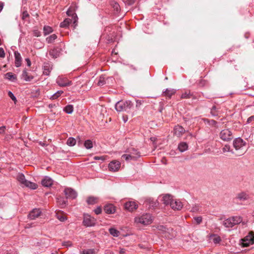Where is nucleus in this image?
<instances>
[{
	"label": "nucleus",
	"mask_w": 254,
	"mask_h": 254,
	"mask_svg": "<svg viewBox=\"0 0 254 254\" xmlns=\"http://www.w3.org/2000/svg\"><path fill=\"white\" fill-rule=\"evenodd\" d=\"M17 179L19 182L27 188L33 190H35L37 188V184L26 180L24 175L23 174H19L17 175Z\"/></svg>",
	"instance_id": "obj_6"
},
{
	"label": "nucleus",
	"mask_w": 254,
	"mask_h": 254,
	"mask_svg": "<svg viewBox=\"0 0 254 254\" xmlns=\"http://www.w3.org/2000/svg\"><path fill=\"white\" fill-rule=\"evenodd\" d=\"M66 143L69 146H74L76 143V140L73 137H69L67 139Z\"/></svg>",
	"instance_id": "obj_40"
},
{
	"label": "nucleus",
	"mask_w": 254,
	"mask_h": 254,
	"mask_svg": "<svg viewBox=\"0 0 254 254\" xmlns=\"http://www.w3.org/2000/svg\"><path fill=\"white\" fill-rule=\"evenodd\" d=\"M178 148L180 151L183 152L188 149V145L187 143L182 142L179 144Z\"/></svg>",
	"instance_id": "obj_25"
},
{
	"label": "nucleus",
	"mask_w": 254,
	"mask_h": 254,
	"mask_svg": "<svg viewBox=\"0 0 254 254\" xmlns=\"http://www.w3.org/2000/svg\"><path fill=\"white\" fill-rule=\"evenodd\" d=\"M206 83V81L203 79H200L199 82V85L201 86H203Z\"/></svg>",
	"instance_id": "obj_57"
},
{
	"label": "nucleus",
	"mask_w": 254,
	"mask_h": 254,
	"mask_svg": "<svg viewBox=\"0 0 254 254\" xmlns=\"http://www.w3.org/2000/svg\"><path fill=\"white\" fill-rule=\"evenodd\" d=\"M39 145H41L42 146H46V145L47 146V145L45 143L42 142L41 141H40L39 142Z\"/></svg>",
	"instance_id": "obj_64"
},
{
	"label": "nucleus",
	"mask_w": 254,
	"mask_h": 254,
	"mask_svg": "<svg viewBox=\"0 0 254 254\" xmlns=\"http://www.w3.org/2000/svg\"><path fill=\"white\" fill-rule=\"evenodd\" d=\"M75 10V9L74 7L70 6L66 11L67 15L72 17L73 24L74 25V28H75L76 26L77 25V22L78 20L77 16L76 14L74 12Z\"/></svg>",
	"instance_id": "obj_9"
},
{
	"label": "nucleus",
	"mask_w": 254,
	"mask_h": 254,
	"mask_svg": "<svg viewBox=\"0 0 254 254\" xmlns=\"http://www.w3.org/2000/svg\"><path fill=\"white\" fill-rule=\"evenodd\" d=\"M241 245L242 247H247L251 244H254V236L251 232L249 235L246 236L244 239L241 240Z\"/></svg>",
	"instance_id": "obj_8"
},
{
	"label": "nucleus",
	"mask_w": 254,
	"mask_h": 254,
	"mask_svg": "<svg viewBox=\"0 0 254 254\" xmlns=\"http://www.w3.org/2000/svg\"><path fill=\"white\" fill-rule=\"evenodd\" d=\"M84 145L86 148L89 149L93 147V143L90 140H87L85 141Z\"/></svg>",
	"instance_id": "obj_41"
},
{
	"label": "nucleus",
	"mask_w": 254,
	"mask_h": 254,
	"mask_svg": "<svg viewBox=\"0 0 254 254\" xmlns=\"http://www.w3.org/2000/svg\"><path fill=\"white\" fill-rule=\"evenodd\" d=\"M95 213L98 215L100 214L102 212V208L101 207H98L96 209L94 210Z\"/></svg>",
	"instance_id": "obj_54"
},
{
	"label": "nucleus",
	"mask_w": 254,
	"mask_h": 254,
	"mask_svg": "<svg viewBox=\"0 0 254 254\" xmlns=\"http://www.w3.org/2000/svg\"><path fill=\"white\" fill-rule=\"evenodd\" d=\"M126 1L128 4L131 5L134 2V0H126Z\"/></svg>",
	"instance_id": "obj_60"
},
{
	"label": "nucleus",
	"mask_w": 254,
	"mask_h": 254,
	"mask_svg": "<svg viewBox=\"0 0 254 254\" xmlns=\"http://www.w3.org/2000/svg\"><path fill=\"white\" fill-rule=\"evenodd\" d=\"M62 245L64 247L67 248V247L72 246V244L71 241H66V242H64L62 243Z\"/></svg>",
	"instance_id": "obj_49"
},
{
	"label": "nucleus",
	"mask_w": 254,
	"mask_h": 254,
	"mask_svg": "<svg viewBox=\"0 0 254 254\" xmlns=\"http://www.w3.org/2000/svg\"><path fill=\"white\" fill-rule=\"evenodd\" d=\"M72 20L70 18H66L64 21L61 23L60 27L62 28H66L68 26L69 24L71 23Z\"/></svg>",
	"instance_id": "obj_26"
},
{
	"label": "nucleus",
	"mask_w": 254,
	"mask_h": 254,
	"mask_svg": "<svg viewBox=\"0 0 254 254\" xmlns=\"http://www.w3.org/2000/svg\"><path fill=\"white\" fill-rule=\"evenodd\" d=\"M98 201V198L94 196H90L87 199V202L88 204H94Z\"/></svg>",
	"instance_id": "obj_29"
},
{
	"label": "nucleus",
	"mask_w": 254,
	"mask_h": 254,
	"mask_svg": "<svg viewBox=\"0 0 254 254\" xmlns=\"http://www.w3.org/2000/svg\"><path fill=\"white\" fill-rule=\"evenodd\" d=\"M222 150L223 153L231 152L232 153H234V152L231 150L230 146L228 144L225 145L222 148Z\"/></svg>",
	"instance_id": "obj_39"
},
{
	"label": "nucleus",
	"mask_w": 254,
	"mask_h": 254,
	"mask_svg": "<svg viewBox=\"0 0 254 254\" xmlns=\"http://www.w3.org/2000/svg\"><path fill=\"white\" fill-rule=\"evenodd\" d=\"M199 211V207L197 205H195L194 206L192 207L191 211L192 212H197Z\"/></svg>",
	"instance_id": "obj_56"
},
{
	"label": "nucleus",
	"mask_w": 254,
	"mask_h": 254,
	"mask_svg": "<svg viewBox=\"0 0 254 254\" xmlns=\"http://www.w3.org/2000/svg\"><path fill=\"white\" fill-rule=\"evenodd\" d=\"M94 160H104L105 157L104 156H101V157L95 156L94 157Z\"/></svg>",
	"instance_id": "obj_58"
},
{
	"label": "nucleus",
	"mask_w": 254,
	"mask_h": 254,
	"mask_svg": "<svg viewBox=\"0 0 254 254\" xmlns=\"http://www.w3.org/2000/svg\"><path fill=\"white\" fill-rule=\"evenodd\" d=\"M57 218L61 222H64L66 220V217L63 214L61 213L56 214Z\"/></svg>",
	"instance_id": "obj_44"
},
{
	"label": "nucleus",
	"mask_w": 254,
	"mask_h": 254,
	"mask_svg": "<svg viewBox=\"0 0 254 254\" xmlns=\"http://www.w3.org/2000/svg\"><path fill=\"white\" fill-rule=\"evenodd\" d=\"M57 201L62 207H63V206L65 205L66 204V200L62 197L57 198Z\"/></svg>",
	"instance_id": "obj_42"
},
{
	"label": "nucleus",
	"mask_w": 254,
	"mask_h": 254,
	"mask_svg": "<svg viewBox=\"0 0 254 254\" xmlns=\"http://www.w3.org/2000/svg\"><path fill=\"white\" fill-rule=\"evenodd\" d=\"M33 33L35 36L39 37L41 36V32L38 30H34Z\"/></svg>",
	"instance_id": "obj_51"
},
{
	"label": "nucleus",
	"mask_w": 254,
	"mask_h": 254,
	"mask_svg": "<svg viewBox=\"0 0 254 254\" xmlns=\"http://www.w3.org/2000/svg\"><path fill=\"white\" fill-rule=\"evenodd\" d=\"M153 221V217L151 214L145 213L141 216L136 217L134 218V222L137 224H141L142 225H147L152 223Z\"/></svg>",
	"instance_id": "obj_2"
},
{
	"label": "nucleus",
	"mask_w": 254,
	"mask_h": 254,
	"mask_svg": "<svg viewBox=\"0 0 254 254\" xmlns=\"http://www.w3.org/2000/svg\"><path fill=\"white\" fill-rule=\"evenodd\" d=\"M176 93V90L173 89H167L165 91L163 92L164 96H167L169 98H171V96Z\"/></svg>",
	"instance_id": "obj_27"
},
{
	"label": "nucleus",
	"mask_w": 254,
	"mask_h": 254,
	"mask_svg": "<svg viewBox=\"0 0 254 254\" xmlns=\"http://www.w3.org/2000/svg\"><path fill=\"white\" fill-rule=\"evenodd\" d=\"M5 57V52L2 48H0V58H4Z\"/></svg>",
	"instance_id": "obj_52"
},
{
	"label": "nucleus",
	"mask_w": 254,
	"mask_h": 254,
	"mask_svg": "<svg viewBox=\"0 0 254 254\" xmlns=\"http://www.w3.org/2000/svg\"><path fill=\"white\" fill-rule=\"evenodd\" d=\"M15 65L16 67H19L21 64V57L20 53L17 51L14 52Z\"/></svg>",
	"instance_id": "obj_22"
},
{
	"label": "nucleus",
	"mask_w": 254,
	"mask_h": 254,
	"mask_svg": "<svg viewBox=\"0 0 254 254\" xmlns=\"http://www.w3.org/2000/svg\"><path fill=\"white\" fill-rule=\"evenodd\" d=\"M236 198L240 201H246L250 198V195L247 192L241 191L237 193Z\"/></svg>",
	"instance_id": "obj_16"
},
{
	"label": "nucleus",
	"mask_w": 254,
	"mask_h": 254,
	"mask_svg": "<svg viewBox=\"0 0 254 254\" xmlns=\"http://www.w3.org/2000/svg\"><path fill=\"white\" fill-rule=\"evenodd\" d=\"M204 121L205 123H207L209 125L213 126V127H216L217 125V122L213 120H209L208 119H204Z\"/></svg>",
	"instance_id": "obj_38"
},
{
	"label": "nucleus",
	"mask_w": 254,
	"mask_h": 254,
	"mask_svg": "<svg viewBox=\"0 0 254 254\" xmlns=\"http://www.w3.org/2000/svg\"><path fill=\"white\" fill-rule=\"evenodd\" d=\"M109 231L110 233L114 237H118L120 234V232L115 228H110Z\"/></svg>",
	"instance_id": "obj_33"
},
{
	"label": "nucleus",
	"mask_w": 254,
	"mask_h": 254,
	"mask_svg": "<svg viewBox=\"0 0 254 254\" xmlns=\"http://www.w3.org/2000/svg\"><path fill=\"white\" fill-rule=\"evenodd\" d=\"M57 38L56 34H53L46 38V41L48 43H52Z\"/></svg>",
	"instance_id": "obj_34"
},
{
	"label": "nucleus",
	"mask_w": 254,
	"mask_h": 254,
	"mask_svg": "<svg viewBox=\"0 0 254 254\" xmlns=\"http://www.w3.org/2000/svg\"><path fill=\"white\" fill-rule=\"evenodd\" d=\"M120 167L121 163L117 160L112 161L109 164V170L113 172L118 171Z\"/></svg>",
	"instance_id": "obj_13"
},
{
	"label": "nucleus",
	"mask_w": 254,
	"mask_h": 254,
	"mask_svg": "<svg viewBox=\"0 0 254 254\" xmlns=\"http://www.w3.org/2000/svg\"><path fill=\"white\" fill-rule=\"evenodd\" d=\"M219 137L224 141H229L233 138V133L229 129H224L219 133Z\"/></svg>",
	"instance_id": "obj_7"
},
{
	"label": "nucleus",
	"mask_w": 254,
	"mask_h": 254,
	"mask_svg": "<svg viewBox=\"0 0 254 254\" xmlns=\"http://www.w3.org/2000/svg\"><path fill=\"white\" fill-rule=\"evenodd\" d=\"M29 17V14H28V12L26 10L22 12L21 18L23 20H25L26 19V18H28Z\"/></svg>",
	"instance_id": "obj_46"
},
{
	"label": "nucleus",
	"mask_w": 254,
	"mask_h": 254,
	"mask_svg": "<svg viewBox=\"0 0 254 254\" xmlns=\"http://www.w3.org/2000/svg\"><path fill=\"white\" fill-rule=\"evenodd\" d=\"M96 222V219L90 215H84L83 223L85 226L87 227L94 226Z\"/></svg>",
	"instance_id": "obj_10"
},
{
	"label": "nucleus",
	"mask_w": 254,
	"mask_h": 254,
	"mask_svg": "<svg viewBox=\"0 0 254 254\" xmlns=\"http://www.w3.org/2000/svg\"><path fill=\"white\" fill-rule=\"evenodd\" d=\"M5 129V126L0 127V134L4 133Z\"/></svg>",
	"instance_id": "obj_59"
},
{
	"label": "nucleus",
	"mask_w": 254,
	"mask_h": 254,
	"mask_svg": "<svg viewBox=\"0 0 254 254\" xmlns=\"http://www.w3.org/2000/svg\"><path fill=\"white\" fill-rule=\"evenodd\" d=\"M8 95L11 99V100L14 101V103L15 104L17 101V100L16 97L13 95V94L11 91H8Z\"/></svg>",
	"instance_id": "obj_47"
},
{
	"label": "nucleus",
	"mask_w": 254,
	"mask_h": 254,
	"mask_svg": "<svg viewBox=\"0 0 254 254\" xmlns=\"http://www.w3.org/2000/svg\"><path fill=\"white\" fill-rule=\"evenodd\" d=\"M233 144L236 151H239L238 156L243 155L246 152L244 147L246 143L241 138L238 137L235 139L233 140Z\"/></svg>",
	"instance_id": "obj_3"
},
{
	"label": "nucleus",
	"mask_w": 254,
	"mask_h": 254,
	"mask_svg": "<svg viewBox=\"0 0 254 254\" xmlns=\"http://www.w3.org/2000/svg\"><path fill=\"white\" fill-rule=\"evenodd\" d=\"M63 93V91L62 90L58 91L56 93L53 94L51 97L50 99L52 100H55L58 98Z\"/></svg>",
	"instance_id": "obj_43"
},
{
	"label": "nucleus",
	"mask_w": 254,
	"mask_h": 254,
	"mask_svg": "<svg viewBox=\"0 0 254 254\" xmlns=\"http://www.w3.org/2000/svg\"><path fill=\"white\" fill-rule=\"evenodd\" d=\"M52 70V67L49 63H44L43 66V74L46 75H49Z\"/></svg>",
	"instance_id": "obj_23"
},
{
	"label": "nucleus",
	"mask_w": 254,
	"mask_h": 254,
	"mask_svg": "<svg viewBox=\"0 0 254 254\" xmlns=\"http://www.w3.org/2000/svg\"><path fill=\"white\" fill-rule=\"evenodd\" d=\"M104 211L107 214H114L116 212V207L112 204H107L104 207Z\"/></svg>",
	"instance_id": "obj_14"
},
{
	"label": "nucleus",
	"mask_w": 254,
	"mask_h": 254,
	"mask_svg": "<svg viewBox=\"0 0 254 254\" xmlns=\"http://www.w3.org/2000/svg\"><path fill=\"white\" fill-rule=\"evenodd\" d=\"M53 29L51 27L49 26H45L43 28V31L44 35H47L50 34L53 32Z\"/></svg>",
	"instance_id": "obj_30"
},
{
	"label": "nucleus",
	"mask_w": 254,
	"mask_h": 254,
	"mask_svg": "<svg viewBox=\"0 0 254 254\" xmlns=\"http://www.w3.org/2000/svg\"><path fill=\"white\" fill-rule=\"evenodd\" d=\"M173 199V196L171 195L166 194L163 196L162 200L165 205H170L171 206V203H172Z\"/></svg>",
	"instance_id": "obj_20"
},
{
	"label": "nucleus",
	"mask_w": 254,
	"mask_h": 254,
	"mask_svg": "<svg viewBox=\"0 0 254 254\" xmlns=\"http://www.w3.org/2000/svg\"><path fill=\"white\" fill-rule=\"evenodd\" d=\"M96 250L94 249L84 250L82 251V254H96Z\"/></svg>",
	"instance_id": "obj_37"
},
{
	"label": "nucleus",
	"mask_w": 254,
	"mask_h": 254,
	"mask_svg": "<svg viewBox=\"0 0 254 254\" xmlns=\"http://www.w3.org/2000/svg\"><path fill=\"white\" fill-rule=\"evenodd\" d=\"M22 77L26 81H30L33 78L32 75H29L26 69H24L22 74Z\"/></svg>",
	"instance_id": "obj_24"
},
{
	"label": "nucleus",
	"mask_w": 254,
	"mask_h": 254,
	"mask_svg": "<svg viewBox=\"0 0 254 254\" xmlns=\"http://www.w3.org/2000/svg\"><path fill=\"white\" fill-rule=\"evenodd\" d=\"M242 221V219L240 216H233L225 220L223 225L226 228H232L235 225L240 223Z\"/></svg>",
	"instance_id": "obj_5"
},
{
	"label": "nucleus",
	"mask_w": 254,
	"mask_h": 254,
	"mask_svg": "<svg viewBox=\"0 0 254 254\" xmlns=\"http://www.w3.org/2000/svg\"><path fill=\"white\" fill-rule=\"evenodd\" d=\"M197 224H199L202 222V217L200 216L195 217L194 218Z\"/></svg>",
	"instance_id": "obj_50"
},
{
	"label": "nucleus",
	"mask_w": 254,
	"mask_h": 254,
	"mask_svg": "<svg viewBox=\"0 0 254 254\" xmlns=\"http://www.w3.org/2000/svg\"><path fill=\"white\" fill-rule=\"evenodd\" d=\"M185 132V129L179 125L176 126L174 128V133L177 137H181Z\"/></svg>",
	"instance_id": "obj_15"
},
{
	"label": "nucleus",
	"mask_w": 254,
	"mask_h": 254,
	"mask_svg": "<svg viewBox=\"0 0 254 254\" xmlns=\"http://www.w3.org/2000/svg\"><path fill=\"white\" fill-rule=\"evenodd\" d=\"M25 61H26V62L27 63V65L28 66H30L31 65V61H30V59H28V58H27V59H25Z\"/></svg>",
	"instance_id": "obj_62"
},
{
	"label": "nucleus",
	"mask_w": 254,
	"mask_h": 254,
	"mask_svg": "<svg viewBox=\"0 0 254 254\" xmlns=\"http://www.w3.org/2000/svg\"><path fill=\"white\" fill-rule=\"evenodd\" d=\"M73 107L71 105H68L64 108V111L67 114H71L73 112Z\"/></svg>",
	"instance_id": "obj_36"
},
{
	"label": "nucleus",
	"mask_w": 254,
	"mask_h": 254,
	"mask_svg": "<svg viewBox=\"0 0 254 254\" xmlns=\"http://www.w3.org/2000/svg\"><path fill=\"white\" fill-rule=\"evenodd\" d=\"M193 97V95L191 94L190 91H186L182 93L181 98L183 99H189Z\"/></svg>",
	"instance_id": "obj_31"
},
{
	"label": "nucleus",
	"mask_w": 254,
	"mask_h": 254,
	"mask_svg": "<svg viewBox=\"0 0 254 254\" xmlns=\"http://www.w3.org/2000/svg\"><path fill=\"white\" fill-rule=\"evenodd\" d=\"M171 208L174 210H180L183 207L182 203L179 200L173 199L172 203H171Z\"/></svg>",
	"instance_id": "obj_18"
},
{
	"label": "nucleus",
	"mask_w": 254,
	"mask_h": 254,
	"mask_svg": "<svg viewBox=\"0 0 254 254\" xmlns=\"http://www.w3.org/2000/svg\"><path fill=\"white\" fill-rule=\"evenodd\" d=\"M126 153L127 154L122 156V158L126 161L136 160L140 156V152L133 147L128 148L126 150Z\"/></svg>",
	"instance_id": "obj_1"
},
{
	"label": "nucleus",
	"mask_w": 254,
	"mask_h": 254,
	"mask_svg": "<svg viewBox=\"0 0 254 254\" xmlns=\"http://www.w3.org/2000/svg\"><path fill=\"white\" fill-rule=\"evenodd\" d=\"M41 213L39 209H34L29 213L28 217L30 219L34 220L38 217Z\"/></svg>",
	"instance_id": "obj_19"
},
{
	"label": "nucleus",
	"mask_w": 254,
	"mask_h": 254,
	"mask_svg": "<svg viewBox=\"0 0 254 254\" xmlns=\"http://www.w3.org/2000/svg\"><path fill=\"white\" fill-rule=\"evenodd\" d=\"M125 208L129 211H132L137 209V205L134 201H128L125 204Z\"/></svg>",
	"instance_id": "obj_17"
},
{
	"label": "nucleus",
	"mask_w": 254,
	"mask_h": 254,
	"mask_svg": "<svg viewBox=\"0 0 254 254\" xmlns=\"http://www.w3.org/2000/svg\"><path fill=\"white\" fill-rule=\"evenodd\" d=\"M64 192L66 198L74 199L77 196L76 192L71 188L65 189Z\"/></svg>",
	"instance_id": "obj_12"
},
{
	"label": "nucleus",
	"mask_w": 254,
	"mask_h": 254,
	"mask_svg": "<svg viewBox=\"0 0 254 254\" xmlns=\"http://www.w3.org/2000/svg\"><path fill=\"white\" fill-rule=\"evenodd\" d=\"M210 113L213 116H216L217 115L216 108L215 106H213L211 108Z\"/></svg>",
	"instance_id": "obj_48"
},
{
	"label": "nucleus",
	"mask_w": 254,
	"mask_h": 254,
	"mask_svg": "<svg viewBox=\"0 0 254 254\" xmlns=\"http://www.w3.org/2000/svg\"><path fill=\"white\" fill-rule=\"evenodd\" d=\"M106 83V81L105 79V77L103 76H100L99 81L98 82V86H102L104 85Z\"/></svg>",
	"instance_id": "obj_45"
},
{
	"label": "nucleus",
	"mask_w": 254,
	"mask_h": 254,
	"mask_svg": "<svg viewBox=\"0 0 254 254\" xmlns=\"http://www.w3.org/2000/svg\"><path fill=\"white\" fill-rule=\"evenodd\" d=\"M158 202H156V201H153L152 200L150 201L149 202V204H150V206L151 207H156L157 206V205H158Z\"/></svg>",
	"instance_id": "obj_55"
},
{
	"label": "nucleus",
	"mask_w": 254,
	"mask_h": 254,
	"mask_svg": "<svg viewBox=\"0 0 254 254\" xmlns=\"http://www.w3.org/2000/svg\"><path fill=\"white\" fill-rule=\"evenodd\" d=\"M53 181L49 177H45L41 181L42 185L45 187H49L53 185Z\"/></svg>",
	"instance_id": "obj_21"
},
{
	"label": "nucleus",
	"mask_w": 254,
	"mask_h": 254,
	"mask_svg": "<svg viewBox=\"0 0 254 254\" xmlns=\"http://www.w3.org/2000/svg\"><path fill=\"white\" fill-rule=\"evenodd\" d=\"M57 83L59 86L62 87L71 85V81L68 80L66 77H59L57 79Z\"/></svg>",
	"instance_id": "obj_11"
},
{
	"label": "nucleus",
	"mask_w": 254,
	"mask_h": 254,
	"mask_svg": "<svg viewBox=\"0 0 254 254\" xmlns=\"http://www.w3.org/2000/svg\"><path fill=\"white\" fill-rule=\"evenodd\" d=\"M213 241L215 244H218L221 241V238L219 236L216 237L213 239Z\"/></svg>",
	"instance_id": "obj_53"
},
{
	"label": "nucleus",
	"mask_w": 254,
	"mask_h": 254,
	"mask_svg": "<svg viewBox=\"0 0 254 254\" xmlns=\"http://www.w3.org/2000/svg\"><path fill=\"white\" fill-rule=\"evenodd\" d=\"M49 54L54 58H56L59 56V52L57 49H53L50 51Z\"/></svg>",
	"instance_id": "obj_32"
},
{
	"label": "nucleus",
	"mask_w": 254,
	"mask_h": 254,
	"mask_svg": "<svg viewBox=\"0 0 254 254\" xmlns=\"http://www.w3.org/2000/svg\"><path fill=\"white\" fill-rule=\"evenodd\" d=\"M132 104L130 101H120L118 102L116 105L115 108L118 112H129L131 107Z\"/></svg>",
	"instance_id": "obj_4"
},
{
	"label": "nucleus",
	"mask_w": 254,
	"mask_h": 254,
	"mask_svg": "<svg viewBox=\"0 0 254 254\" xmlns=\"http://www.w3.org/2000/svg\"><path fill=\"white\" fill-rule=\"evenodd\" d=\"M254 116H251V117H249L247 120V123H250L254 120Z\"/></svg>",
	"instance_id": "obj_61"
},
{
	"label": "nucleus",
	"mask_w": 254,
	"mask_h": 254,
	"mask_svg": "<svg viewBox=\"0 0 254 254\" xmlns=\"http://www.w3.org/2000/svg\"><path fill=\"white\" fill-rule=\"evenodd\" d=\"M111 5L117 12H118L120 10V6L118 3L115 1H112L111 2Z\"/></svg>",
	"instance_id": "obj_35"
},
{
	"label": "nucleus",
	"mask_w": 254,
	"mask_h": 254,
	"mask_svg": "<svg viewBox=\"0 0 254 254\" xmlns=\"http://www.w3.org/2000/svg\"><path fill=\"white\" fill-rule=\"evenodd\" d=\"M4 4L2 2L0 1V12L3 9Z\"/></svg>",
	"instance_id": "obj_63"
},
{
	"label": "nucleus",
	"mask_w": 254,
	"mask_h": 254,
	"mask_svg": "<svg viewBox=\"0 0 254 254\" xmlns=\"http://www.w3.org/2000/svg\"><path fill=\"white\" fill-rule=\"evenodd\" d=\"M5 77L12 81H14L16 80V76L13 74L12 72H7L5 74Z\"/></svg>",
	"instance_id": "obj_28"
}]
</instances>
